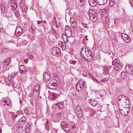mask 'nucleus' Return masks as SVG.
<instances>
[{"instance_id":"f257e3e1","label":"nucleus","mask_w":133,"mask_h":133,"mask_svg":"<svg viewBox=\"0 0 133 133\" xmlns=\"http://www.w3.org/2000/svg\"><path fill=\"white\" fill-rule=\"evenodd\" d=\"M75 112L77 116V118L78 119H81L82 116L83 111L80 107L78 105L76 106Z\"/></svg>"},{"instance_id":"f03ea898","label":"nucleus","mask_w":133,"mask_h":133,"mask_svg":"<svg viewBox=\"0 0 133 133\" xmlns=\"http://www.w3.org/2000/svg\"><path fill=\"white\" fill-rule=\"evenodd\" d=\"M92 12V10H89L88 12V14L90 20L92 22H94L97 20V17L96 14L93 15Z\"/></svg>"},{"instance_id":"7ed1b4c3","label":"nucleus","mask_w":133,"mask_h":133,"mask_svg":"<svg viewBox=\"0 0 133 133\" xmlns=\"http://www.w3.org/2000/svg\"><path fill=\"white\" fill-rule=\"evenodd\" d=\"M51 54L54 56L58 57L60 55L61 52L59 48L57 47H54L51 50Z\"/></svg>"},{"instance_id":"20e7f679","label":"nucleus","mask_w":133,"mask_h":133,"mask_svg":"<svg viewBox=\"0 0 133 133\" xmlns=\"http://www.w3.org/2000/svg\"><path fill=\"white\" fill-rule=\"evenodd\" d=\"M61 126L62 129L66 132H67L70 130L69 125L64 122H62L61 123Z\"/></svg>"},{"instance_id":"39448f33","label":"nucleus","mask_w":133,"mask_h":133,"mask_svg":"<svg viewBox=\"0 0 133 133\" xmlns=\"http://www.w3.org/2000/svg\"><path fill=\"white\" fill-rule=\"evenodd\" d=\"M126 72L128 74L131 76L133 75V66L131 65H128L125 68Z\"/></svg>"},{"instance_id":"423d86ee","label":"nucleus","mask_w":133,"mask_h":133,"mask_svg":"<svg viewBox=\"0 0 133 133\" xmlns=\"http://www.w3.org/2000/svg\"><path fill=\"white\" fill-rule=\"evenodd\" d=\"M43 78L46 82H48L51 79L50 72H45L43 75Z\"/></svg>"},{"instance_id":"0eeeda50","label":"nucleus","mask_w":133,"mask_h":133,"mask_svg":"<svg viewBox=\"0 0 133 133\" xmlns=\"http://www.w3.org/2000/svg\"><path fill=\"white\" fill-rule=\"evenodd\" d=\"M65 33L68 37L70 36L72 34V32L71 29L68 26H66Z\"/></svg>"},{"instance_id":"6e6552de","label":"nucleus","mask_w":133,"mask_h":133,"mask_svg":"<svg viewBox=\"0 0 133 133\" xmlns=\"http://www.w3.org/2000/svg\"><path fill=\"white\" fill-rule=\"evenodd\" d=\"M121 114L123 116H127L129 114L128 110L126 108H123L120 110Z\"/></svg>"},{"instance_id":"1a4fd4ad","label":"nucleus","mask_w":133,"mask_h":133,"mask_svg":"<svg viewBox=\"0 0 133 133\" xmlns=\"http://www.w3.org/2000/svg\"><path fill=\"white\" fill-rule=\"evenodd\" d=\"M15 32L17 36H19L22 34L23 32L22 29L20 26H18L16 29Z\"/></svg>"},{"instance_id":"9d476101","label":"nucleus","mask_w":133,"mask_h":133,"mask_svg":"<svg viewBox=\"0 0 133 133\" xmlns=\"http://www.w3.org/2000/svg\"><path fill=\"white\" fill-rule=\"evenodd\" d=\"M19 70L21 73H22L23 74L25 73L27 71V69L24 65H22L20 66L19 67Z\"/></svg>"},{"instance_id":"9b49d317","label":"nucleus","mask_w":133,"mask_h":133,"mask_svg":"<svg viewBox=\"0 0 133 133\" xmlns=\"http://www.w3.org/2000/svg\"><path fill=\"white\" fill-rule=\"evenodd\" d=\"M115 66L117 67L116 68H115L116 69V70H117V71H118L121 69L123 65L121 63L118 62L115 64Z\"/></svg>"},{"instance_id":"f8f14e48","label":"nucleus","mask_w":133,"mask_h":133,"mask_svg":"<svg viewBox=\"0 0 133 133\" xmlns=\"http://www.w3.org/2000/svg\"><path fill=\"white\" fill-rule=\"evenodd\" d=\"M96 0H89V5L91 6L94 7L96 4Z\"/></svg>"},{"instance_id":"ddd939ff","label":"nucleus","mask_w":133,"mask_h":133,"mask_svg":"<svg viewBox=\"0 0 133 133\" xmlns=\"http://www.w3.org/2000/svg\"><path fill=\"white\" fill-rule=\"evenodd\" d=\"M39 94V91L36 90H34L33 91V96L34 97L38 98V97Z\"/></svg>"},{"instance_id":"4468645a","label":"nucleus","mask_w":133,"mask_h":133,"mask_svg":"<svg viewBox=\"0 0 133 133\" xmlns=\"http://www.w3.org/2000/svg\"><path fill=\"white\" fill-rule=\"evenodd\" d=\"M89 103L93 107L95 106L97 104V101L95 100L90 99L89 100Z\"/></svg>"},{"instance_id":"2eb2a0df","label":"nucleus","mask_w":133,"mask_h":133,"mask_svg":"<svg viewBox=\"0 0 133 133\" xmlns=\"http://www.w3.org/2000/svg\"><path fill=\"white\" fill-rule=\"evenodd\" d=\"M11 6L12 7V9L13 10H15L17 8V5L15 1L12 0L10 2Z\"/></svg>"},{"instance_id":"dca6fc26","label":"nucleus","mask_w":133,"mask_h":133,"mask_svg":"<svg viewBox=\"0 0 133 133\" xmlns=\"http://www.w3.org/2000/svg\"><path fill=\"white\" fill-rule=\"evenodd\" d=\"M76 90L77 91H80L82 89V88L81 85L80 84V83L79 82L76 85Z\"/></svg>"},{"instance_id":"f3484780","label":"nucleus","mask_w":133,"mask_h":133,"mask_svg":"<svg viewBox=\"0 0 133 133\" xmlns=\"http://www.w3.org/2000/svg\"><path fill=\"white\" fill-rule=\"evenodd\" d=\"M107 0H99L98 2V4L99 5H104L107 2Z\"/></svg>"},{"instance_id":"a211bd4d","label":"nucleus","mask_w":133,"mask_h":133,"mask_svg":"<svg viewBox=\"0 0 133 133\" xmlns=\"http://www.w3.org/2000/svg\"><path fill=\"white\" fill-rule=\"evenodd\" d=\"M11 61V60L9 58H7L4 61L3 64L5 66H7L9 65Z\"/></svg>"},{"instance_id":"6ab92c4d","label":"nucleus","mask_w":133,"mask_h":133,"mask_svg":"<svg viewBox=\"0 0 133 133\" xmlns=\"http://www.w3.org/2000/svg\"><path fill=\"white\" fill-rule=\"evenodd\" d=\"M56 105L58 106L59 109H62L64 106L63 102H58L56 104Z\"/></svg>"},{"instance_id":"aec40b11","label":"nucleus","mask_w":133,"mask_h":133,"mask_svg":"<svg viewBox=\"0 0 133 133\" xmlns=\"http://www.w3.org/2000/svg\"><path fill=\"white\" fill-rule=\"evenodd\" d=\"M88 52V50L86 49H85L84 48L82 49L81 50L80 52L81 56H82L81 55H83L84 53L85 54H86V55L87 52Z\"/></svg>"},{"instance_id":"412c9836","label":"nucleus","mask_w":133,"mask_h":133,"mask_svg":"<svg viewBox=\"0 0 133 133\" xmlns=\"http://www.w3.org/2000/svg\"><path fill=\"white\" fill-rule=\"evenodd\" d=\"M103 68V74H107L108 73V69L107 68L102 66Z\"/></svg>"},{"instance_id":"4be33fe9","label":"nucleus","mask_w":133,"mask_h":133,"mask_svg":"<svg viewBox=\"0 0 133 133\" xmlns=\"http://www.w3.org/2000/svg\"><path fill=\"white\" fill-rule=\"evenodd\" d=\"M123 39L127 43H129L131 40L130 37L127 35V37H125V38H123Z\"/></svg>"},{"instance_id":"5701e85b","label":"nucleus","mask_w":133,"mask_h":133,"mask_svg":"<svg viewBox=\"0 0 133 133\" xmlns=\"http://www.w3.org/2000/svg\"><path fill=\"white\" fill-rule=\"evenodd\" d=\"M121 77L123 79H125L127 77V75L125 72H122L121 73Z\"/></svg>"},{"instance_id":"b1692460","label":"nucleus","mask_w":133,"mask_h":133,"mask_svg":"<svg viewBox=\"0 0 133 133\" xmlns=\"http://www.w3.org/2000/svg\"><path fill=\"white\" fill-rule=\"evenodd\" d=\"M78 2L79 5L80 6H82L86 2V0H79Z\"/></svg>"},{"instance_id":"393cba45","label":"nucleus","mask_w":133,"mask_h":133,"mask_svg":"<svg viewBox=\"0 0 133 133\" xmlns=\"http://www.w3.org/2000/svg\"><path fill=\"white\" fill-rule=\"evenodd\" d=\"M0 7L1 9V12L2 13H3L5 11V8L4 5L2 4L0 5Z\"/></svg>"},{"instance_id":"a878e982","label":"nucleus","mask_w":133,"mask_h":133,"mask_svg":"<svg viewBox=\"0 0 133 133\" xmlns=\"http://www.w3.org/2000/svg\"><path fill=\"white\" fill-rule=\"evenodd\" d=\"M25 118L24 117H22L21 119H19V122L20 123L22 124L24 123L25 122Z\"/></svg>"},{"instance_id":"bb28decb","label":"nucleus","mask_w":133,"mask_h":133,"mask_svg":"<svg viewBox=\"0 0 133 133\" xmlns=\"http://www.w3.org/2000/svg\"><path fill=\"white\" fill-rule=\"evenodd\" d=\"M17 131L18 133H22L23 132V130L21 127H18L17 128Z\"/></svg>"},{"instance_id":"cd10ccee","label":"nucleus","mask_w":133,"mask_h":133,"mask_svg":"<svg viewBox=\"0 0 133 133\" xmlns=\"http://www.w3.org/2000/svg\"><path fill=\"white\" fill-rule=\"evenodd\" d=\"M40 88V85L39 84H37L35 86L34 90H36L39 91Z\"/></svg>"},{"instance_id":"c85d7f7f","label":"nucleus","mask_w":133,"mask_h":133,"mask_svg":"<svg viewBox=\"0 0 133 133\" xmlns=\"http://www.w3.org/2000/svg\"><path fill=\"white\" fill-rule=\"evenodd\" d=\"M26 55L27 57L28 58L31 59L33 58V56L31 55H30V54L28 52L26 53Z\"/></svg>"},{"instance_id":"c756f323","label":"nucleus","mask_w":133,"mask_h":133,"mask_svg":"<svg viewBox=\"0 0 133 133\" xmlns=\"http://www.w3.org/2000/svg\"><path fill=\"white\" fill-rule=\"evenodd\" d=\"M109 80V79L108 78H103L102 77V78L101 80V82H103V81L105 82Z\"/></svg>"},{"instance_id":"7c9ffc66","label":"nucleus","mask_w":133,"mask_h":133,"mask_svg":"<svg viewBox=\"0 0 133 133\" xmlns=\"http://www.w3.org/2000/svg\"><path fill=\"white\" fill-rule=\"evenodd\" d=\"M69 62L71 64H76V61L74 60H71L69 61Z\"/></svg>"},{"instance_id":"2f4dec72","label":"nucleus","mask_w":133,"mask_h":133,"mask_svg":"<svg viewBox=\"0 0 133 133\" xmlns=\"http://www.w3.org/2000/svg\"><path fill=\"white\" fill-rule=\"evenodd\" d=\"M121 37L123 39L125 37H127V35L124 33H122L121 35Z\"/></svg>"},{"instance_id":"473e14b6","label":"nucleus","mask_w":133,"mask_h":133,"mask_svg":"<svg viewBox=\"0 0 133 133\" xmlns=\"http://www.w3.org/2000/svg\"><path fill=\"white\" fill-rule=\"evenodd\" d=\"M117 61V59H116L113 61L112 64V65H114L116 63V62Z\"/></svg>"},{"instance_id":"72a5a7b5","label":"nucleus","mask_w":133,"mask_h":133,"mask_svg":"<svg viewBox=\"0 0 133 133\" xmlns=\"http://www.w3.org/2000/svg\"><path fill=\"white\" fill-rule=\"evenodd\" d=\"M60 112L62 116H64L65 115L66 113L65 112H64L63 111H61Z\"/></svg>"},{"instance_id":"f704fd0d","label":"nucleus","mask_w":133,"mask_h":133,"mask_svg":"<svg viewBox=\"0 0 133 133\" xmlns=\"http://www.w3.org/2000/svg\"><path fill=\"white\" fill-rule=\"evenodd\" d=\"M81 82V83H80V84L81 85V86H82V87L83 88L84 87V85H85V83L83 82Z\"/></svg>"},{"instance_id":"c9c22d12","label":"nucleus","mask_w":133,"mask_h":133,"mask_svg":"<svg viewBox=\"0 0 133 133\" xmlns=\"http://www.w3.org/2000/svg\"><path fill=\"white\" fill-rule=\"evenodd\" d=\"M122 100H126V99H127V97L124 95H122Z\"/></svg>"},{"instance_id":"e433bc0d","label":"nucleus","mask_w":133,"mask_h":133,"mask_svg":"<svg viewBox=\"0 0 133 133\" xmlns=\"http://www.w3.org/2000/svg\"><path fill=\"white\" fill-rule=\"evenodd\" d=\"M122 95H120L117 98V99H118L119 101L122 100Z\"/></svg>"},{"instance_id":"4c0bfd02","label":"nucleus","mask_w":133,"mask_h":133,"mask_svg":"<svg viewBox=\"0 0 133 133\" xmlns=\"http://www.w3.org/2000/svg\"><path fill=\"white\" fill-rule=\"evenodd\" d=\"M15 16H16L17 18H19V16H20V15L18 13H16L15 14Z\"/></svg>"},{"instance_id":"58836bf2","label":"nucleus","mask_w":133,"mask_h":133,"mask_svg":"<svg viewBox=\"0 0 133 133\" xmlns=\"http://www.w3.org/2000/svg\"><path fill=\"white\" fill-rule=\"evenodd\" d=\"M56 94L54 93L52 94V96L53 97V98H55L56 96Z\"/></svg>"},{"instance_id":"ea45409f","label":"nucleus","mask_w":133,"mask_h":133,"mask_svg":"<svg viewBox=\"0 0 133 133\" xmlns=\"http://www.w3.org/2000/svg\"><path fill=\"white\" fill-rule=\"evenodd\" d=\"M123 101L125 103V104H128V103L127 102V99H126V100H123Z\"/></svg>"},{"instance_id":"a19ab883","label":"nucleus","mask_w":133,"mask_h":133,"mask_svg":"<svg viewBox=\"0 0 133 133\" xmlns=\"http://www.w3.org/2000/svg\"><path fill=\"white\" fill-rule=\"evenodd\" d=\"M53 26H55V28L56 29L57 28H58V26L57 25V24H56V23H55V24H54L53 25Z\"/></svg>"},{"instance_id":"79ce46f5","label":"nucleus","mask_w":133,"mask_h":133,"mask_svg":"<svg viewBox=\"0 0 133 133\" xmlns=\"http://www.w3.org/2000/svg\"><path fill=\"white\" fill-rule=\"evenodd\" d=\"M9 114H11L12 115V116H15V113H12V112H10L9 113Z\"/></svg>"},{"instance_id":"37998d69","label":"nucleus","mask_w":133,"mask_h":133,"mask_svg":"<svg viewBox=\"0 0 133 133\" xmlns=\"http://www.w3.org/2000/svg\"><path fill=\"white\" fill-rule=\"evenodd\" d=\"M57 115L58 117H60V116L62 117V116H61L60 112L58 113V114H57Z\"/></svg>"},{"instance_id":"c03bdc74","label":"nucleus","mask_w":133,"mask_h":133,"mask_svg":"<svg viewBox=\"0 0 133 133\" xmlns=\"http://www.w3.org/2000/svg\"><path fill=\"white\" fill-rule=\"evenodd\" d=\"M82 24L84 27L87 28H88L87 27V25L86 24L82 23Z\"/></svg>"},{"instance_id":"a18cd8bd","label":"nucleus","mask_w":133,"mask_h":133,"mask_svg":"<svg viewBox=\"0 0 133 133\" xmlns=\"http://www.w3.org/2000/svg\"><path fill=\"white\" fill-rule=\"evenodd\" d=\"M42 22V21H37V23L38 24H40Z\"/></svg>"},{"instance_id":"49530a36","label":"nucleus","mask_w":133,"mask_h":133,"mask_svg":"<svg viewBox=\"0 0 133 133\" xmlns=\"http://www.w3.org/2000/svg\"><path fill=\"white\" fill-rule=\"evenodd\" d=\"M3 30L2 29V28H0V32H3Z\"/></svg>"},{"instance_id":"de8ad7c7","label":"nucleus","mask_w":133,"mask_h":133,"mask_svg":"<svg viewBox=\"0 0 133 133\" xmlns=\"http://www.w3.org/2000/svg\"><path fill=\"white\" fill-rule=\"evenodd\" d=\"M24 61L25 63H27L28 62V60L27 59H24Z\"/></svg>"},{"instance_id":"09e8293b","label":"nucleus","mask_w":133,"mask_h":133,"mask_svg":"<svg viewBox=\"0 0 133 133\" xmlns=\"http://www.w3.org/2000/svg\"><path fill=\"white\" fill-rule=\"evenodd\" d=\"M75 128V125H74L73 126H72L71 127V129H74Z\"/></svg>"},{"instance_id":"8fccbe9b","label":"nucleus","mask_w":133,"mask_h":133,"mask_svg":"<svg viewBox=\"0 0 133 133\" xmlns=\"http://www.w3.org/2000/svg\"><path fill=\"white\" fill-rule=\"evenodd\" d=\"M110 131H104L103 133H109Z\"/></svg>"},{"instance_id":"3c124183","label":"nucleus","mask_w":133,"mask_h":133,"mask_svg":"<svg viewBox=\"0 0 133 133\" xmlns=\"http://www.w3.org/2000/svg\"><path fill=\"white\" fill-rule=\"evenodd\" d=\"M4 101L5 102V103L3 104L5 106V103H7V102L6 101H5V100H4Z\"/></svg>"},{"instance_id":"603ef678","label":"nucleus","mask_w":133,"mask_h":133,"mask_svg":"<svg viewBox=\"0 0 133 133\" xmlns=\"http://www.w3.org/2000/svg\"><path fill=\"white\" fill-rule=\"evenodd\" d=\"M15 76L14 75V74L12 75H11V77H14Z\"/></svg>"},{"instance_id":"864d4df0","label":"nucleus","mask_w":133,"mask_h":133,"mask_svg":"<svg viewBox=\"0 0 133 133\" xmlns=\"http://www.w3.org/2000/svg\"><path fill=\"white\" fill-rule=\"evenodd\" d=\"M18 73L17 72H16V73H15V74H14V75L15 76Z\"/></svg>"},{"instance_id":"5fc2aeb1","label":"nucleus","mask_w":133,"mask_h":133,"mask_svg":"<svg viewBox=\"0 0 133 133\" xmlns=\"http://www.w3.org/2000/svg\"><path fill=\"white\" fill-rule=\"evenodd\" d=\"M75 92H72V94L73 95H74V94H75Z\"/></svg>"},{"instance_id":"6e6d98bb","label":"nucleus","mask_w":133,"mask_h":133,"mask_svg":"<svg viewBox=\"0 0 133 133\" xmlns=\"http://www.w3.org/2000/svg\"><path fill=\"white\" fill-rule=\"evenodd\" d=\"M6 105H9V104H8V103H6Z\"/></svg>"},{"instance_id":"4d7b16f0","label":"nucleus","mask_w":133,"mask_h":133,"mask_svg":"<svg viewBox=\"0 0 133 133\" xmlns=\"http://www.w3.org/2000/svg\"><path fill=\"white\" fill-rule=\"evenodd\" d=\"M7 112L8 111V110H6Z\"/></svg>"},{"instance_id":"13d9d810","label":"nucleus","mask_w":133,"mask_h":133,"mask_svg":"<svg viewBox=\"0 0 133 133\" xmlns=\"http://www.w3.org/2000/svg\"><path fill=\"white\" fill-rule=\"evenodd\" d=\"M90 56H91V55H89Z\"/></svg>"}]
</instances>
